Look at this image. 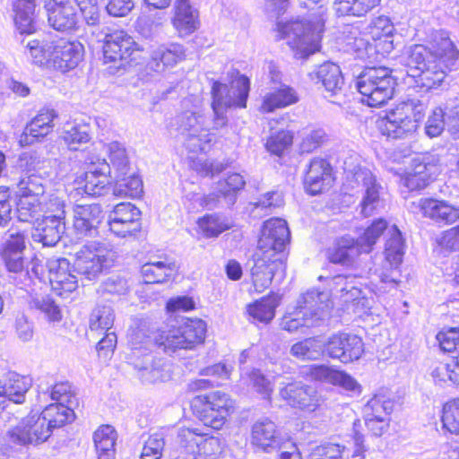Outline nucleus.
Listing matches in <instances>:
<instances>
[{
  "label": "nucleus",
  "mask_w": 459,
  "mask_h": 459,
  "mask_svg": "<svg viewBox=\"0 0 459 459\" xmlns=\"http://www.w3.org/2000/svg\"><path fill=\"white\" fill-rule=\"evenodd\" d=\"M458 57L459 50L450 37L438 31L411 48L407 65L418 85L429 91L441 85Z\"/></svg>",
  "instance_id": "nucleus-1"
},
{
  "label": "nucleus",
  "mask_w": 459,
  "mask_h": 459,
  "mask_svg": "<svg viewBox=\"0 0 459 459\" xmlns=\"http://www.w3.org/2000/svg\"><path fill=\"white\" fill-rule=\"evenodd\" d=\"M325 20L321 15L307 20H290L276 24L278 39L286 40L298 59H307L321 48Z\"/></svg>",
  "instance_id": "nucleus-2"
},
{
  "label": "nucleus",
  "mask_w": 459,
  "mask_h": 459,
  "mask_svg": "<svg viewBox=\"0 0 459 459\" xmlns=\"http://www.w3.org/2000/svg\"><path fill=\"white\" fill-rule=\"evenodd\" d=\"M394 24L385 16L372 20L367 31L360 32L349 43L357 58L368 63L380 62L394 49Z\"/></svg>",
  "instance_id": "nucleus-3"
},
{
  "label": "nucleus",
  "mask_w": 459,
  "mask_h": 459,
  "mask_svg": "<svg viewBox=\"0 0 459 459\" xmlns=\"http://www.w3.org/2000/svg\"><path fill=\"white\" fill-rule=\"evenodd\" d=\"M396 84L393 70L385 65H367L355 79L361 103L376 108L394 99Z\"/></svg>",
  "instance_id": "nucleus-4"
},
{
  "label": "nucleus",
  "mask_w": 459,
  "mask_h": 459,
  "mask_svg": "<svg viewBox=\"0 0 459 459\" xmlns=\"http://www.w3.org/2000/svg\"><path fill=\"white\" fill-rule=\"evenodd\" d=\"M167 329L160 330L154 337L155 343L165 353L173 354L179 350H193L204 342L206 323L199 317H181Z\"/></svg>",
  "instance_id": "nucleus-5"
},
{
  "label": "nucleus",
  "mask_w": 459,
  "mask_h": 459,
  "mask_svg": "<svg viewBox=\"0 0 459 459\" xmlns=\"http://www.w3.org/2000/svg\"><path fill=\"white\" fill-rule=\"evenodd\" d=\"M143 48L124 30L106 33L101 40L102 62L116 70H126L140 64Z\"/></svg>",
  "instance_id": "nucleus-6"
},
{
  "label": "nucleus",
  "mask_w": 459,
  "mask_h": 459,
  "mask_svg": "<svg viewBox=\"0 0 459 459\" xmlns=\"http://www.w3.org/2000/svg\"><path fill=\"white\" fill-rule=\"evenodd\" d=\"M425 117L424 109L412 100L395 104L377 121L379 132L389 138L401 139L414 134Z\"/></svg>",
  "instance_id": "nucleus-7"
},
{
  "label": "nucleus",
  "mask_w": 459,
  "mask_h": 459,
  "mask_svg": "<svg viewBox=\"0 0 459 459\" xmlns=\"http://www.w3.org/2000/svg\"><path fill=\"white\" fill-rule=\"evenodd\" d=\"M286 247L258 240L256 251L254 254L252 267V284L257 293H261L271 285L274 275L286 270L288 254Z\"/></svg>",
  "instance_id": "nucleus-8"
},
{
  "label": "nucleus",
  "mask_w": 459,
  "mask_h": 459,
  "mask_svg": "<svg viewBox=\"0 0 459 459\" xmlns=\"http://www.w3.org/2000/svg\"><path fill=\"white\" fill-rule=\"evenodd\" d=\"M231 83L236 82L235 92L232 100H225L223 93L228 91L227 84L213 80L211 86L212 102L211 107L214 113L213 129L226 127L228 126L227 116L223 110L228 108H246L250 92V80L245 74H240L238 70L233 71Z\"/></svg>",
  "instance_id": "nucleus-9"
},
{
  "label": "nucleus",
  "mask_w": 459,
  "mask_h": 459,
  "mask_svg": "<svg viewBox=\"0 0 459 459\" xmlns=\"http://www.w3.org/2000/svg\"><path fill=\"white\" fill-rule=\"evenodd\" d=\"M191 404L196 417L213 429H221L234 409L233 400L221 391L197 395Z\"/></svg>",
  "instance_id": "nucleus-10"
},
{
  "label": "nucleus",
  "mask_w": 459,
  "mask_h": 459,
  "mask_svg": "<svg viewBox=\"0 0 459 459\" xmlns=\"http://www.w3.org/2000/svg\"><path fill=\"white\" fill-rule=\"evenodd\" d=\"M114 262V253L100 242H91L76 253L74 265L78 273L91 280L107 271Z\"/></svg>",
  "instance_id": "nucleus-11"
},
{
  "label": "nucleus",
  "mask_w": 459,
  "mask_h": 459,
  "mask_svg": "<svg viewBox=\"0 0 459 459\" xmlns=\"http://www.w3.org/2000/svg\"><path fill=\"white\" fill-rule=\"evenodd\" d=\"M407 163L404 169L392 167L390 170L400 178L401 184L409 192H420L435 181L437 175L435 163L420 158L410 159Z\"/></svg>",
  "instance_id": "nucleus-12"
},
{
  "label": "nucleus",
  "mask_w": 459,
  "mask_h": 459,
  "mask_svg": "<svg viewBox=\"0 0 459 459\" xmlns=\"http://www.w3.org/2000/svg\"><path fill=\"white\" fill-rule=\"evenodd\" d=\"M106 161L91 162L74 180V190L91 197L103 195L111 185Z\"/></svg>",
  "instance_id": "nucleus-13"
},
{
  "label": "nucleus",
  "mask_w": 459,
  "mask_h": 459,
  "mask_svg": "<svg viewBox=\"0 0 459 459\" xmlns=\"http://www.w3.org/2000/svg\"><path fill=\"white\" fill-rule=\"evenodd\" d=\"M50 435L48 421L37 413L28 415L7 432L11 443L22 446L41 444L48 440Z\"/></svg>",
  "instance_id": "nucleus-14"
},
{
  "label": "nucleus",
  "mask_w": 459,
  "mask_h": 459,
  "mask_svg": "<svg viewBox=\"0 0 459 459\" xmlns=\"http://www.w3.org/2000/svg\"><path fill=\"white\" fill-rule=\"evenodd\" d=\"M19 194L15 197L14 212L18 221L22 222H32L39 214L46 211L48 203H45L42 194L33 189L35 184L28 178L20 180Z\"/></svg>",
  "instance_id": "nucleus-15"
},
{
  "label": "nucleus",
  "mask_w": 459,
  "mask_h": 459,
  "mask_svg": "<svg viewBox=\"0 0 459 459\" xmlns=\"http://www.w3.org/2000/svg\"><path fill=\"white\" fill-rule=\"evenodd\" d=\"M50 65L65 73L74 69L82 60L84 47L77 39L54 35Z\"/></svg>",
  "instance_id": "nucleus-16"
},
{
  "label": "nucleus",
  "mask_w": 459,
  "mask_h": 459,
  "mask_svg": "<svg viewBox=\"0 0 459 459\" xmlns=\"http://www.w3.org/2000/svg\"><path fill=\"white\" fill-rule=\"evenodd\" d=\"M65 206L64 202L57 199L48 201L45 212L54 213L44 216L36 227L39 241L44 246H54L60 240L65 224Z\"/></svg>",
  "instance_id": "nucleus-17"
},
{
  "label": "nucleus",
  "mask_w": 459,
  "mask_h": 459,
  "mask_svg": "<svg viewBox=\"0 0 459 459\" xmlns=\"http://www.w3.org/2000/svg\"><path fill=\"white\" fill-rule=\"evenodd\" d=\"M333 169L330 161L321 157L313 158L305 172L303 185L309 195L327 192L334 182Z\"/></svg>",
  "instance_id": "nucleus-18"
},
{
  "label": "nucleus",
  "mask_w": 459,
  "mask_h": 459,
  "mask_svg": "<svg viewBox=\"0 0 459 459\" xmlns=\"http://www.w3.org/2000/svg\"><path fill=\"white\" fill-rule=\"evenodd\" d=\"M250 444L256 451L272 453L283 448L285 439L273 420L262 418L251 427Z\"/></svg>",
  "instance_id": "nucleus-19"
},
{
  "label": "nucleus",
  "mask_w": 459,
  "mask_h": 459,
  "mask_svg": "<svg viewBox=\"0 0 459 459\" xmlns=\"http://www.w3.org/2000/svg\"><path fill=\"white\" fill-rule=\"evenodd\" d=\"M329 357L342 363L359 359L364 353V342L355 334L337 333L329 337L325 344Z\"/></svg>",
  "instance_id": "nucleus-20"
},
{
  "label": "nucleus",
  "mask_w": 459,
  "mask_h": 459,
  "mask_svg": "<svg viewBox=\"0 0 459 459\" xmlns=\"http://www.w3.org/2000/svg\"><path fill=\"white\" fill-rule=\"evenodd\" d=\"M57 117L58 114L54 108H41L26 124L20 135L19 144L25 147L42 141L53 132Z\"/></svg>",
  "instance_id": "nucleus-21"
},
{
  "label": "nucleus",
  "mask_w": 459,
  "mask_h": 459,
  "mask_svg": "<svg viewBox=\"0 0 459 459\" xmlns=\"http://www.w3.org/2000/svg\"><path fill=\"white\" fill-rule=\"evenodd\" d=\"M141 211L130 203H119L109 219V230L116 236L125 238L141 230Z\"/></svg>",
  "instance_id": "nucleus-22"
},
{
  "label": "nucleus",
  "mask_w": 459,
  "mask_h": 459,
  "mask_svg": "<svg viewBox=\"0 0 459 459\" xmlns=\"http://www.w3.org/2000/svg\"><path fill=\"white\" fill-rule=\"evenodd\" d=\"M418 207L424 218L438 225L448 226L459 221V207L443 199L421 198Z\"/></svg>",
  "instance_id": "nucleus-23"
},
{
  "label": "nucleus",
  "mask_w": 459,
  "mask_h": 459,
  "mask_svg": "<svg viewBox=\"0 0 459 459\" xmlns=\"http://www.w3.org/2000/svg\"><path fill=\"white\" fill-rule=\"evenodd\" d=\"M44 7L48 21L55 30L66 31L76 29V13L67 0H46Z\"/></svg>",
  "instance_id": "nucleus-24"
},
{
  "label": "nucleus",
  "mask_w": 459,
  "mask_h": 459,
  "mask_svg": "<svg viewBox=\"0 0 459 459\" xmlns=\"http://www.w3.org/2000/svg\"><path fill=\"white\" fill-rule=\"evenodd\" d=\"M73 229L76 235L83 237L96 231L103 219L100 204H76L73 209Z\"/></svg>",
  "instance_id": "nucleus-25"
},
{
  "label": "nucleus",
  "mask_w": 459,
  "mask_h": 459,
  "mask_svg": "<svg viewBox=\"0 0 459 459\" xmlns=\"http://www.w3.org/2000/svg\"><path fill=\"white\" fill-rule=\"evenodd\" d=\"M139 371L143 382H165L171 377V365L163 359H154L151 354H144L142 359L133 362Z\"/></svg>",
  "instance_id": "nucleus-26"
},
{
  "label": "nucleus",
  "mask_w": 459,
  "mask_h": 459,
  "mask_svg": "<svg viewBox=\"0 0 459 459\" xmlns=\"http://www.w3.org/2000/svg\"><path fill=\"white\" fill-rule=\"evenodd\" d=\"M363 253L359 239L342 236L335 240L332 247L327 249L326 255L332 264L351 266Z\"/></svg>",
  "instance_id": "nucleus-27"
},
{
  "label": "nucleus",
  "mask_w": 459,
  "mask_h": 459,
  "mask_svg": "<svg viewBox=\"0 0 459 459\" xmlns=\"http://www.w3.org/2000/svg\"><path fill=\"white\" fill-rule=\"evenodd\" d=\"M107 156L108 162L110 180L121 181L124 177L134 170L126 148L118 142H112L108 145Z\"/></svg>",
  "instance_id": "nucleus-28"
},
{
  "label": "nucleus",
  "mask_w": 459,
  "mask_h": 459,
  "mask_svg": "<svg viewBox=\"0 0 459 459\" xmlns=\"http://www.w3.org/2000/svg\"><path fill=\"white\" fill-rule=\"evenodd\" d=\"M233 227L232 221L221 212H206L195 221V232L198 238L215 239Z\"/></svg>",
  "instance_id": "nucleus-29"
},
{
  "label": "nucleus",
  "mask_w": 459,
  "mask_h": 459,
  "mask_svg": "<svg viewBox=\"0 0 459 459\" xmlns=\"http://www.w3.org/2000/svg\"><path fill=\"white\" fill-rule=\"evenodd\" d=\"M280 395L289 405L295 408L313 411L318 403L315 389L301 382L286 385L280 390Z\"/></svg>",
  "instance_id": "nucleus-30"
},
{
  "label": "nucleus",
  "mask_w": 459,
  "mask_h": 459,
  "mask_svg": "<svg viewBox=\"0 0 459 459\" xmlns=\"http://www.w3.org/2000/svg\"><path fill=\"white\" fill-rule=\"evenodd\" d=\"M312 379L339 385L347 391L360 392V385L350 375L325 365L309 367L307 373Z\"/></svg>",
  "instance_id": "nucleus-31"
},
{
  "label": "nucleus",
  "mask_w": 459,
  "mask_h": 459,
  "mask_svg": "<svg viewBox=\"0 0 459 459\" xmlns=\"http://www.w3.org/2000/svg\"><path fill=\"white\" fill-rule=\"evenodd\" d=\"M299 100V94L293 87L281 84L263 97L258 109L262 114L273 113L277 109L294 105Z\"/></svg>",
  "instance_id": "nucleus-32"
},
{
  "label": "nucleus",
  "mask_w": 459,
  "mask_h": 459,
  "mask_svg": "<svg viewBox=\"0 0 459 459\" xmlns=\"http://www.w3.org/2000/svg\"><path fill=\"white\" fill-rule=\"evenodd\" d=\"M141 273L146 284L163 283L174 281L178 274V266L172 259L147 262L141 267Z\"/></svg>",
  "instance_id": "nucleus-33"
},
{
  "label": "nucleus",
  "mask_w": 459,
  "mask_h": 459,
  "mask_svg": "<svg viewBox=\"0 0 459 459\" xmlns=\"http://www.w3.org/2000/svg\"><path fill=\"white\" fill-rule=\"evenodd\" d=\"M171 22L179 37L191 35L200 25L198 13L192 10L188 0H176Z\"/></svg>",
  "instance_id": "nucleus-34"
},
{
  "label": "nucleus",
  "mask_w": 459,
  "mask_h": 459,
  "mask_svg": "<svg viewBox=\"0 0 459 459\" xmlns=\"http://www.w3.org/2000/svg\"><path fill=\"white\" fill-rule=\"evenodd\" d=\"M30 387V381L27 377L15 372L7 373L0 380V394L3 396V406L4 407L7 401L22 403Z\"/></svg>",
  "instance_id": "nucleus-35"
},
{
  "label": "nucleus",
  "mask_w": 459,
  "mask_h": 459,
  "mask_svg": "<svg viewBox=\"0 0 459 459\" xmlns=\"http://www.w3.org/2000/svg\"><path fill=\"white\" fill-rule=\"evenodd\" d=\"M37 0H15L13 22L21 34H32L37 30L35 12Z\"/></svg>",
  "instance_id": "nucleus-36"
},
{
  "label": "nucleus",
  "mask_w": 459,
  "mask_h": 459,
  "mask_svg": "<svg viewBox=\"0 0 459 459\" xmlns=\"http://www.w3.org/2000/svg\"><path fill=\"white\" fill-rule=\"evenodd\" d=\"M49 282L52 290L61 297H67L78 289V281L68 269V264L65 266L60 263L50 271Z\"/></svg>",
  "instance_id": "nucleus-37"
},
{
  "label": "nucleus",
  "mask_w": 459,
  "mask_h": 459,
  "mask_svg": "<svg viewBox=\"0 0 459 459\" xmlns=\"http://www.w3.org/2000/svg\"><path fill=\"white\" fill-rule=\"evenodd\" d=\"M294 138V132L290 129H274L271 127L264 148L271 155L281 158L290 152Z\"/></svg>",
  "instance_id": "nucleus-38"
},
{
  "label": "nucleus",
  "mask_w": 459,
  "mask_h": 459,
  "mask_svg": "<svg viewBox=\"0 0 459 459\" xmlns=\"http://www.w3.org/2000/svg\"><path fill=\"white\" fill-rule=\"evenodd\" d=\"M290 239V230L286 221L271 218L264 221L259 240L271 242L279 247H286Z\"/></svg>",
  "instance_id": "nucleus-39"
},
{
  "label": "nucleus",
  "mask_w": 459,
  "mask_h": 459,
  "mask_svg": "<svg viewBox=\"0 0 459 459\" xmlns=\"http://www.w3.org/2000/svg\"><path fill=\"white\" fill-rule=\"evenodd\" d=\"M316 77L325 91L335 94L341 91L344 79L338 65L332 62H325L316 71Z\"/></svg>",
  "instance_id": "nucleus-40"
},
{
  "label": "nucleus",
  "mask_w": 459,
  "mask_h": 459,
  "mask_svg": "<svg viewBox=\"0 0 459 459\" xmlns=\"http://www.w3.org/2000/svg\"><path fill=\"white\" fill-rule=\"evenodd\" d=\"M381 0H335L333 7L338 16L361 17L379 5Z\"/></svg>",
  "instance_id": "nucleus-41"
},
{
  "label": "nucleus",
  "mask_w": 459,
  "mask_h": 459,
  "mask_svg": "<svg viewBox=\"0 0 459 459\" xmlns=\"http://www.w3.org/2000/svg\"><path fill=\"white\" fill-rule=\"evenodd\" d=\"M45 421H48V428L52 432L53 429L60 428L65 424L73 421L74 413L71 405L56 403L47 406L40 413Z\"/></svg>",
  "instance_id": "nucleus-42"
},
{
  "label": "nucleus",
  "mask_w": 459,
  "mask_h": 459,
  "mask_svg": "<svg viewBox=\"0 0 459 459\" xmlns=\"http://www.w3.org/2000/svg\"><path fill=\"white\" fill-rule=\"evenodd\" d=\"M361 179L365 186V194L361 200V212L365 216H369L380 200L381 186L371 172H361Z\"/></svg>",
  "instance_id": "nucleus-43"
},
{
  "label": "nucleus",
  "mask_w": 459,
  "mask_h": 459,
  "mask_svg": "<svg viewBox=\"0 0 459 459\" xmlns=\"http://www.w3.org/2000/svg\"><path fill=\"white\" fill-rule=\"evenodd\" d=\"M394 402L385 392L381 391L374 394L373 397L365 404L363 408L364 417H380L390 419L394 411Z\"/></svg>",
  "instance_id": "nucleus-44"
},
{
  "label": "nucleus",
  "mask_w": 459,
  "mask_h": 459,
  "mask_svg": "<svg viewBox=\"0 0 459 459\" xmlns=\"http://www.w3.org/2000/svg\"><path fill=\"white\" fill-rule=\"evenodd\" d=\"M404 240L395 225L390 229V237L385 245V257L392 267H397L403 262Z\"/></svg>",
  "instance_id": "nucleus-45"
},
{
  "label": "nucleus",
  "mask_w": 459,
  "mask_h": 459,
  "mask_svg": "<svg viewBox=\"0 0 459 459\" xmlns=\"http://www.w3.org/2000/svg\"><path fill=\"white\" fill-rule=\"evenodd\" d=\"M281 295L270 291L260 299L247 306L248 316H274L277 308L281 305Z\"/></svg>",
  "instance_id": "nucleus-46"
},
{
  "label": "nucleus",
  "mask_w": 459,
  "mask_h": 459,
  "mask_svg": "<svg viewBox=\"0 0 459 459\" xmlns=\"http://www.w3.org/2000/svg\"><path fill=\"white\" fill-rule=\"evenodd\" d=\"M244 177L237 172L228 174L217 182L215 198L235 200L236 196L245 188Z\"/></svg>",
  "instance_id": "nucleus-47"
},
{
  "label": "nucleus",
  "mask_w": 459,
  "mask_h": 459,
  "mask_svg": "<svg viewBox=\"0 0 459 459\" xmlns=\"http://www.w3.org/2000/svg\"><path fill=\"white\" fill-rule=\"evenodd\" d=\"M324 347L325 344L319 339L311 337L294 343L290 353L300 360H315L321 357Z\"/></svg>",
  "instance_id": "nucleus-48"
},
{
  "label": "nucleus",
  "mask_w": 459,
  "mask_h": 459,
  "mask_svg": "<svg viewBox=\"0 0 459 459\" xmlns=\"http://www.w3.org/2000/svg\"><path fill=\"white\" fill-rule=\"evenodd\" d=\"M217 142L214 134L210 129L201 128L199 131L194 130L186 142V148L189 154L204 153L208 152Z\"/></svg>",
  "instance_id": "nucleus-49"
},
{
  "label": "nucleus",
  "mask_w": 459,
  "mask_h": 459,
  "mask_svg": "<svg viewBox=\"0 0 459 459\" xmlns=\"http://www.w3.org/2000/svg\"><path fill=\"white\" fill-rule=\"evenodd\" d=\"M204 434L198 429L181 428L178 431L177 442L181 453L186 455L185 459H193Z\"/></svg>",
  "instance_id": "nucleus-50"
},
{
  "label": "nucleus",
  "mask_w": 459,
  "mask_h": 459,
  "mask_svg": "<svg viewBox=\"0 0 459 459\" xmlns=\"http://www.w3.org/2000/svg\"><path fill=\"white\" fill-rule=\"evenodd\" d=\"M54 35L48 36L43 39H32L28 42L27 48L33 62L37 65H49L51 61L52 41Z\"/></svg>",
  "instance_id": "nucleus-51"
},
{
  "label": "nucleus",
  "mask_w": 459,
  "mask_h": 459,
  "mask_svg": "<svg viewBox=\"0 0 459 459\" xmlns=\"http://www.w3.org/2000/svg\"><path fill=\"white\" fill-rule=\"evenodd\" d=\"M388 222L383 218L374 220L360 236L359 244L365 254L370 253L378 238L387 230Z\"/></svg>",
  "instance_id": "nucleus-52"
},
{
  "label": "nucleus",
  "mask_w": 459,
  "mask_h": 459,
  "mask_svg": "<svg viewBox=\"0 0 459 459\" xmlns=\"http://www.w3.org/2000/svg\"><path fill=\"white\" fill-rule=\"evenodd\" d=\"M113 182L120 196L137 199L143 194L142 178L134 170L125 176L124 180Z\"/></svg>",
  "instance_id": "nucleus-53"
},
{
  "label": "nucleus",
  "mask_w": 459,
  "mask_h": 459,
  "mask_svg": "<svg viewBox=\"0 0 459 459\" xmlns=\"http://www.w3.org/2000/svg\"><path fill=\"white\" fill-rule=\"evenodd\" d=\"M189 168L203 178H212L223 170V166L208 159H199L195 154H189Z\"/></svg>",
  "instance_id": "nucleus-54"
},
{
  "label": "nucleus",
  "mask_w": 459,
  "mask_h": 459,
  "mask_svg": "<svg viewBox=\"0 0 459 459\" xmlns=\"http://www.w3.org/2000/svg\"><path fill=\"white\" fill-rule=\"evenodd\" d=\"M93 440L96 452L115 451L117 433L113 427L104 425L94 432Z\"/></svg>",
  "instance_id": "nucleus-55"
},
{
  "label": "nucleus",
  "mask_w": 459,
  "mask_h": 459,
  "mask_svg": "<svg viewBox=\"0 0 459 459\" xmlns=\"http://www.w3.org/2000/svg\"><path fill=\"white\" fill-rule=\"evenodd\" d=\"M185 57V49L182 45L173 43L169 47L159 49L154 59L164 67L173 66Z\"/></svg>",
  "instance_id": "nucleus-56"
},
{
  "label": "nucleus",
  "mask_w": 459,
  "mask_h": 459,
  "mask_svg": "<svg viewBox=\"0 0 459 459\" xmlns=\"http://www.w3.org/2000/svg\"><path fill=\"white\" fill-rule=\"evenodd\" d=\"M441 420L446 429L450 433L459 434V398L444 405Z\"/></svg>",
  "instance_id": "nucleus-57"
},
{
  "label": "nucleus",
  "mask_w": 459,
  "mask_h": 459,
  "mask_svg": "<svg viewBox=\"0 0 459 459\" xmlns=\"http://www.w3.org/2000/svg\"><path fill=\"white\" fill-rule=\"evenodd\" d=\"M221 452L222 443L218 437L204 436L193 459H217Z\"/></svg>",
  "instance_id": "nucleus-58"
},
{
  "label": "nucleus",
  "mask_w": 459,
  "mask_h": 459,
  "mask_svg": "<svg viewBox=\"0 0 459 459\" xmlns=\"http://www.w3.org/2000/svg\"><path fill=\"white\" fill-rule=\"evenodd\" d=\"M165 446L164 435L160 432L152 434L143 447L142 459H160Z\"/></svg>",
  "instance_id": "nucleus-59"
},
{
  "label": "nucleus",
  "mask_w": 459,
  "mask_h": 459,
  "mask_svg": "<svg viewBox=\"0 0 459 459\" xmlns=\"http://www.w3.org/2000/svg\"><path fill=\"white\" fill-rule=\"evenodd\" d=\"M195 307L196 302L195 299L188 295L171 297L165 305V309L169 314L188 313L195 310Z\"/></svg>",
  "instance_id": "nucleus-60"
},
{
  "label": "nucleus",
  "mask_w": 459,
  "mask_h": 459,
  "mask_svg": "<svg viewBox=\"0 0 459 459\" xmlns=\"http://www.w3.org/2000/svg\"><path fill=\"white\" fill-rule=\"evenodd\" d=\"M249 380L250 385L256 393L261 394L265 400L271 399L273 391V384L271 379L263 375L260 370L254 369L249 374Z\"/></svg>",
  "instance_id": "nucleus-61"
},
{
  "label": "nucleus",
  "mask_w": 459,
  "mask_h": 459,
  "mask_svg": "<svg viewBox=\"0 0 459 459\" xmlns=\"http://www.w3.org/2000/svg\"><path fill=\"white\" fill-rule=\"evenodd\" d=\"M119 300L120 296L118 294L103 290L98 296L95 309L100 316H109L114 313L115 307Z\"/></svg>",
  "instance_id": "nucleus-62"
},
{
  "label": "nucleus",
  "mask_w": 459,
  "mask_h": 459,
  "mask_svg": "<svg viewBox=\"0 0 459 459\" xmlns=\"http://www.w3.org/2000/svg\"><path fill=\"white\" fill-rule=\"evenodd\" d=\"M437 243L444 251H459V223L445 230L438 238Z\"/></svg>",
  "instance_id": "nucleus-63"
},
{
  "label": "nucleus",
  "mask_w": 459,
  "mask_h": 459,
  "mask_svg": "<svg viewBox=\"0 0 459 459\" xmlns=\"http://www.w3.org/2000/svg\"><path fill=\"white\" fill-rule=\"evenodd\" d=\"M342 451L337 444H325L315 447L308 459H341Z\"/></svg>",
  "instance_id": "nucleus-64"
}]
</instances>
